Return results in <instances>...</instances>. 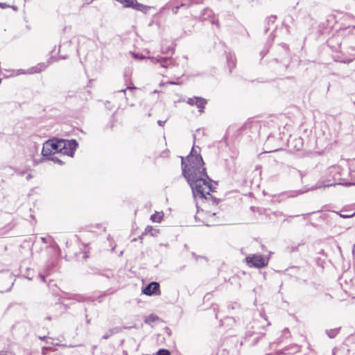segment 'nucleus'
Segmentation results:
<instances>
[{
    "instance_id": "obj_25",
    "label": "nucleus",
    "mask_w": 355,
    "mask_h": 355,
    "mask_svg": "<svg viewBox=\"0 0 355 355\" xmlns=\"http://www.w3.org/2000/svg\"><path fill=\"white\" fill-rule=\"evenodd\" d=\"M39 277L42 281L45 282V276L44 275L40 274Z\"/></svg>"
},
{
    "instance_id": "obj_36",
    "label": "nucleus",
    "mask_w": 355,
    "mask_h": 355,
    "mask_svg": "<svg viewBox=\"0 0 355 355\" xmlns=\"http://www.w3.org/2000/svg\"><path fill=\"white\" fill-rule=\"evenodd\" d=\"M40 338L41 340H44V339L46 338V337H45V336L40 337Z\"/></svg>"
},
{
    "instance_id": "obj_18",
    "label": "nucleus",
    "mask_w": 355,
    "mask_h": 355,
    "mask_svg": "<svg viewBox=\"0 0 355 355\" xmlns=\"http://www.w3.org/2000/svg\"><path fill=\"white\" fill-rule=\"evenodd\" d=\"M46 249L48 252H58V253H60V249L58 248V245H51L47 246Z\"/></svg>"
},
{
    "instance_id": "obj_14",
    "label": "nucleus",
    "mask_w": 355,
    "mask_h": 355,
    "mask_svg": "<svg viewBox=\"0 0 355 355\" xmlns=\"http://www.w3.org/2000/svg\"><path fill=\"white\" fill-rule=\"evenodd\" d=\"M196 106L198 108L199 110V112H202L204 109H205V107L207 104V101L206 99L202 98V97H198V100L196 101Z\"/></svg>"
},
{
    "instance_id": "obj_2",
    "label": "nucleus",
    "mask_w": 355,
    "mask_h": 355,
    "mask_svg": "<svg viewBox=\"0 0 355 355\" xmlns=\"http://www.w3.org/2000/svg\"><path fill=\"white\" fill-rule=\"evenodd\" d=\"M202 157L191 153L184 159L182 157V174L188 182L200 177L207 176V171Z\"/></svg>"
},
{
    "instance_id": "obj_26",
    "label": "nucleus",
    "mask_w": 355,
    "mask_h": 355,
    "mask_svg": "<svg viewBox=\"0 0 355 355\" xmlns=\"http://www.w3.org/2000/svg\"><path fill=\"white\" fill-rule=\"evenodd\" d=\"M165 122L166 121H158V124L161 126H163Z\"/></svg>"
},
{
    "instance_id": "obj_27",
    "label": "nucleus",
    "mask_w": 355,
    "mask_h": 355,
    "mask_svg": "<svg viewBox=\"0 0 355 355\" xmlns=\"http://www.w3.org/2000/svg\"><path fill=\"white\" fill-rule=\"evenodd\" d=\"M49 267L47 266L46 268L45 269V272H46V275H49Z\"/></svg>"
},
{
    "instance_id": "obj_29",
    "label": "nucleus",
    "mask_w": 355,
    "mask_h": 355,
    "mask_svg": "<svg viewBox=\"0 0 355 355\" xmlns=\"http://www.w3.org/2000/svg\"><path fill=\"white\" fill-rule=\"evenodd\" d=\"M259 317H260L263 320H264V321H266V320H266V318H263L261 313H259Z\"/></svg>"
},
{
    "instance_id": "obj_30",
    "label": "nucleus",
    "mask_w": 355,
    "mask_h": 355,
    "mask_svg": "<svg viewBox=\"0 0 355 355\" xmlns=\"http://www.w3.org/2000/svg\"><path fill=\"white\" fill-rule=\"evenodd\" d=\"M41 239H42V241L44 243H46V242H48V241H46V238L41 237Z\"/></svg>"
},
{
    "instance_id": "obj_40",
    "label": "nucleus",
    "mask_w": 355,
    "mask_h": 355,
    "mask_svg": "<svg viewBox=\"0 0 355 355\" xmlns=\"http://www.w3.org/2000/svg\"><path fill=\"white\" fill-rule=\"evenodd\" d=\"M66 257H71V255L66 254Z\"/></svg>"
},
{
    "instance_id": "obj_8",
    "label": "nucleus",
    "mask_w": 355,
    "mask_h": 355,
    "mask_svg": "<svg viewBox=\"0 0 355 355\" xmlns=\"http://www.w3.org/2000/svg\"><path fill=\"white\" fill-rule=\"evenodd\" d=\"M88 245H83V249L79 252H74V257L78 261L85 260L88 257L89 250L87 249Z\"/></svg>"
},
{
    "instance_id": "obj_23",
    "label": "nucleus",
    "mask_w": 355,
    "mask_h": 355,
    "mask_svg": "<svg viewBox=\"0 0 355 355\" xmlns=\"http://www.w3.org/2000/svg\"><path fill=\"white\" fill-rule=\"evenodd\" d=\"M186 5L184 4V3H182L180 4V6H175L174 7L173 9H172V11H173V14H177L178 12V10L180 9V7H183V6H185Z\"/></svg>"
},
{
    "instance_id": "obj_34",
    "label": "nucleus",
    "mask_w": 355,
    "mask_h": 355,
    "mask_svg": "<svg viewBox=\"0 0 355 355\" xmlns=\"http://www.w3.org/2000/svg\"><path fill=\"white\" fill-rule=\"evenodd\" d=\"M115 247H116V245H115L114 247H112V248H111V251H112V252H113V251L115 250Z\"/></svg>"
},
{
    "instance_id": "obj_24",
    "label": "nucleus",
    "mask_w": 355,
    "mask_h": 355,
    "mask_svg": "<svg viewBox=\"0 0 355 355\" xmlns=\"http://www.w3.org/2000/svg\"><path fill=\"white\" fill-rule=\"evenodd\" d=\"M251 328L253 329L254 330L250 331V336L252 334H261V332L258 331V330L259 329V327H255L254 325H252L251 327Z\"/></svg>"
},
{
    "instance_id": "obj_37",
    "label": "nucleus",
    "mask_w": 355,
    "mask_h": 355,
    "mask_svg": "<svg viewBox=\"0 0 355 355\" xmlns=\"http://www.w3.org/2000/svg\"><path fill=\"white\" fill-rule=\"evenodd\" d=\"M127 89H130V87H127V88H126V89H123V92H125V90H126Z\"/></svg>"
},
{
    "instance_id": "obj_33",
    "label": "nucleus",
    "mask_w": 355,
    "mask_h": 355,
    "mask_svg": "<svg viewBox=\"0 0 355 355\" xmlns=\"http://www.w3.org/2000/svg\"><path fill=\"white\" fill-rule=\"evenodd\" d=\"M352 252L354 253L355 252V245H353V248H352Z\"/></svg>"
},
{
    "instance_id": "obj_21",
    "label": "nucleus",
    "mask_w": 355,
    "mask_h": 355,
    "mask_svg": "<svg viewBox=\"0 0 355 355\" xmlns=\"http://www.w3.org/2000/svg\"><path fill=\"white\" fill-rule=\"evenodd\" d=\"M282 336H284L285 338H288L290 337L291 336V333H290V331L288 328H285L283 331H282Z\"/></svg>"
},
{
    "instance_id": "obj_11",
    "label": "nucleus",
    "mask_w": 355,
    "mask_h": 355,
    "mask_svg": "<svg viewBox=\"0 0 355 355\" xmlns=\"http://www.w3.org/2000/svg\"><path fill=\"white\" fill-rule=\"evenodd\" d=\"M164 213L162 211H155L153 214L150 216V220L153 223H160L164 220Z\"/></svg>"
},
{
    "instance_id": "obj_13",
    "label": "nucleus",
    "mask_w": 355,
    "mask_h": 355,
    "mask_svg": "<svg viewBox=\"0 0 355 355\" xmlns=\"http://www.w3.org/2000/svg\"><path fill=\"white\" fill-rule=\"evenodd\" d=\"M64 299L67 300H73L77 302H83L85 300V297L79 295V294H65V295L63 297Z\"/></svg>"
},
{
    "instance_id": "obj_38",
    "label": "nucleus",
    "mask_w": 355,
    "mask_h": 355,
    "mask_svg": "<svg viewBox=\"0 0 355 355\" xmlns=\"http://www.w3.org/2000/svg\"><path fill=\"white\" fill-rule=\"evenodd\" d=\"M58 316V315H54L53 317L54 318H57Z\"/></svg>"
},
{
    "instance_id": "obj_17",
    "label": "nucleus",
    "mask_w": 355,
    "mask_h": 355,
    "mask_svg": "<svg viewBox=\"0 0 355 355\" xmlns=\"http://www.w3.org/2000/svg\"><path fill=\"white\" fill-rule=\"evenodd\" d=\"M121 3L123 4L125 7H131L133 6L135 0H117Z\"/></svg>"
},
{
    "instance_id": "obj_19",
    "label": "nucleus",
    "mask_w": 355,
    "mask_h": 355,
    "mask_svg": "<svg viewBox=\"0 0 355 355\" xmlns=\"http://www.w3.org/2000/svg\"><path fill=\"white\" fill-rule=\"evenodd\" d=\"M157 355H171V353L168 349H160L157 351Z\"/></svg>"
},
{
    "instance_id": "obj_28",
    "label": "nucleus",
    "mask_w": 355,
    "mask_h": 355,
    "mask_svg": "<svg viewBox=\"0 0 355 355\" xmlns=\"http://www.w3.org/2000/svg\"><path fill=\"white\" fill-rule=\"evenodd\" d=\"M0 355H8V354H7V352H6L1 351V352H0Z\"/></svg>"
},
{
    "instance_id": "obj_15",
    "label": "nucleus",
    "mask_w": 355,
    "mask_h": 355,
    "mask_svg": "<svg viewBox=\"0 0 355 355\" xmlns=\"http://www.w3.org/2000/svg\"><path fill=\"white\" fill-rule=\"evenodd\" d=\"M131 8H133L134 9H135L137 10H139V11H142V12H146L150 8V7H148L147 6L137 3L136 1V0H135V1L133 3V6H132Z\"/></svg>"
},
{
    "instance_id": "obj_22",
    "label": "nucleus",
    "mask_w": 355,
    "mask_h": 355,
    "mask_svg": "<svg viewBox=\"0 0 355 355\" xmlns=\"http://www.w3.org/2000/svg\"><path fill=\"white\" fill-rule=\"evenodd\" d=\"M355 216V211L352 214H340V216L343 218H349Z\"/></svg>"
},
{
    "instance_id": "obj_12",
    "label": "nucleus",
    "mask_w": 355,
    "mask_h": 355,
    "mask_svg": "<svg viewBox=\"0 0 355 355\" xmlns=\"http://www.w3.org/2000/svg\"><path fill=\"white\" fill-rule=\"evenodd\" d=\"M49 62L48 63H44L41 62L35 65V67H32L31 69V73H40L43 71H44L49 66Z\"/></svg>"
},
{
    "instance_id": "obj_31",
    "label": "nucleus",
    "mask_w": 355,
    "mask_h": 355,
    "mask_svg": "<svg viewBox=\"0 0 355 355\" xmlns=\"http://www.w3.org/2000/svg\"><path fill=\"white\" fill-rule=\"evenodd\" d=\"M52 318H53V317H52V316H47V317L46 318V320H52Z\"/></svg>"
},
{
    "instance_id": "obj_32",
    "label": "nucleus",
    "mask_w": 355,
    "mask_h": 355,
    "mask_svg": "<svg viewBox=\"0 0 355 355\" xmlns=\"http://www.w3.org/2000/svg\"><path fill=\"white\" fill-rule=\"evenodd\" d=\"M149 318L150 319V320H151V321H155V317H154V316L150 315V316L149 317Z\"/></svg>"
},
{
    "instance_id": "obj_20",
    "label": "nucleus",
    "mask_w": 355,
    "mask_h": 355,
    "mask_svg": "<svg viewBox=\"0 0 355 355\" xmlns=\"http://www.w3.org/2000/svg\"><path fill=\"white\" fill-rule=\"evenodd\" d=\"M198 96H194L193 98H189L187 100V103L189 104L191 106L196 105V101L198 100Z\"/></svg>"
},
{
    "instance_id": "obj_9",
    "label": "nucleus",
    "mask_w": 355,
    "mask_h": 355,
    "mask_svg": "<svg viewBox=\"0 0 355 355\" xmlns=\"http://www.w3.org/2000/svg\"><path fill=\"white\" fill-rule=\"evenodd\" d=\"M160 234V230L158 228L148 225L145 229V232L143 233V236H150L153 237L157 236Z\"/></svg>"
},
{
    "instance_id": "obj_5",
    "label": "nucleus",
    "mask_w": 355,
    "mask_h": 355,
    "mask_svg": "<svg viewBox=\"0 0 355 355\" xmlns=\"http://www.w3.org/2000/svg\"><path fill=\"white\" fill-rule=\"evenodd\" d=\"M12 286V277L9 273L0 274V292L9 291Z\"/></svg>"
},
{
    "instance_id": "obj_3",
    "label": "nucleus",
    "mask_w": 355,
    "mask_h": 355,
    "mask_svg": "<svg viewBox=\"0 0 355 355\" xmlns=\"http://www.w3.org/2000/svg\"><path fill=\"white\" fill-rule=\"evenodd\" d=\"M77 146L78 144L75 140L50 139L44 144L42 154L44 157L55 153L72 157Z\"/></svg>"
},
{
    "instance_id": "obj_39",
    "label": "nucleus",
    "mask_w": 355,
    "mask_h": 355,
    "mask_svg": "<svg viewBox=\"0 0 355 355\" xmlns=\"http://www.w3.org/2000/svg\"><path fill=\"white\" fill-rule=\"evenodd\" d=\"M258 338H259V337H256V338H255L256 341H257V340H258Z\"/></svg>"
},
{
    "instance_id": "obj_10",
    "label": "nucleus",
    "mask_w": 355,
    "mask_h": 355,
    "mask_svg": "<svg viewBox=\"0 0 355 355\" xmlns=\"http://www.w3.org/2000/svg\"><path fill=\"white\" fill-rule=\"evenodd\" d=\"M126 327H115L112 329H110L102 337L103 339H108L112 336L119 334L121 331H122L123 329H125Z\"/></svg>"
},
{
    "instance_id": "obj_4",
    "label": "nucleus",
    "mask_w": 355,
    "mask_h": 355,
    "mask_svg": "<svg viewBox=\"0 0 355 355\" xmlns=\"http://www.w3.org/2000/svg\"><path fill=\"white\" fill-rule=\"evenodd\" d=\"M269 259V255L252 254L245 257V263L250 268H263L268 266Z\"/></svg>"
},
{
    "instance_id": "obj_1",
    "label": "nucleus",
    "mask_w": 355,
    "mask_h": 355,
    "mask_svg": "<svg viewBox=\"0 0 355 355\" xmlns=\"http://www.w3.org/2000/svg\"><path fill=\"white\" fill-rule=\"evenodd\" d=\"M208 175L200 177L190 182L193 195L202 198L200 205L196 214V219L207 226H214L220 222L223 216V211L218 205L220 200L214 197L211 182Z\"/></svg>"
},
{
    "instance_id": "obj_35",
    "label": "nucleus",
    "mask_w": 355,
    "mask_h": 355,
    "mask_svg": "<svg viewBox=\"0 0 355 355\" xmlns=\"http://www.w3.org/2000/svg\"><path fill=\"white\" fill-rule=\"evenodd\" d=\"M122 254H123V250H121V251H120V252H119V256H121V255H122Z\"/></svg>"
},
{
    "instance_id": "obj_7",
    "label": "nucleus",
    "mask_w": 355,
    "mask_h": 355,
    "mask_svg": "<svg viewBox=\"0 0 355 355\" xmlns=\"http://www.w3.org/2000/svg\"><path fill=\"white\" fill-rule=\"evenodd\" d=\"M159 283L156 282H153L144 288V289L143 290V293L146 295H152L153 294H155L157 291H159Z\"/></svg>"
},
{
    "instance_id": "obj_6",
    "label": "nucleus",
    "mask_w": 355,
    "mask_h": 355,
    "mask_svg": "<svg viewBox=\"0 0 355 355\" xmlns=\"http://www.w3.org/2000/svg\"><path fill=\"white\" fill-rule=\"evenodd\" d=\"M153 62H159L164 68H168L175 66V62L172 58L161 57L159 59L151 58Z\"/></svg>"
},
{
    "instance_id": "obj_16",
    "label": "nucleus",
    "mask_w": 355,
    "mask_h": 355,
    "mask_svg": "<svg viewBox=\"0 0 355 355\" xmlns=\"http://www.w3.org/2000/svg\"><path fill=\"white\" fill-rule=\"evenodd\" d=\"M338 331H339V329H333L327 330V334L328 335V336L329 338H333L336 336V335L338 333Z\"/></svg>"
}]
</instances>
